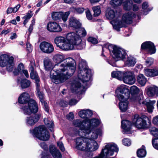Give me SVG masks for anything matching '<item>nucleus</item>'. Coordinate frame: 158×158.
I'll return each mask as SVG.
<instances>
[{"label": "nucleus", "mask_w": 158, "mask_h": 158, "mask_svg": "<svg viewBox=\"0 0 158 158\" xmlns=\"http://www.w3.org/2000/svg\"><path fill=\"white\" fill-rule=\"evenodd\" d=\"M33 14L32 12L30 11H29L26 15L24 16L25 18L29 19L32 16Z\"/></svg>", "instance_id": "nucleus-57"}, {"label": "nucleus", "mask_w": 158, "mask_h": 158, "mask_svg": "<svg viewBox=\"0 0 158 158\" xmlns=\"http://www.w3.org/2000/svg\"><path fill=\"white\" fill-rule=\"evenodd\" d=\"M67 40L66 38L63 36L56 37L54 40V42L58 47H59L61 44Z\"/></svg>", "instance_id": "nucleus-32"}, {"label": "nucleus", "mask_w": 158, "mask_h": 158, "mask_svg": "<svg viewBox=\"0 0 158 158\" xmlns=\"http://www.w3.org/2000/svg\"><path fill=\"white\" fill-rule=\"evenodd\" d=\"M139 89L135 86L134 85L131 87V92L134 94L132 95L131 99L132 101L139 104H145L143 97L142 95L139 96L136 94L139 92Z\"/></svg>", "instance_id": "nucleus-14"}, {"label": "nucleus", "mask_w": 158, "mask_h": 158, "mask_svg": "<svg viewBox=\"0 0 158 158\" xmlns=\"http://www.w3.org/2000/svg\"><path fill=\"white\" fill-rule=\"evenodd\" d=\"M148 118L145 115L140 117L138 114L134 115L132 123L133 125L139 129H145L148 127L147 121Z\"/></svg>", "instance_id": "nucleus-12"}, {"label": "nucleus", "mask_w": 158, "mask_h": 158, "mask_svg": "<svg viewBox=\"0 0 158 158\" xmlns=\"http://www.w3.org/2000/svg\"><path fill=\"white\" fill-rule=\"evenodd\" d=\"M69 26L73 29H78V31L81 33L82 37H85L86 35V32L84 28H81V24L80 22L74 17L70 18L69 21Z\"/></svg>", "instance_id": "nucleus-13"}, {"label": "nucleus", "mask_w": 158, "mask_h": 158, "mask_svg": "<svg viewBox=\"0 0 158 158\" xmlns=\"http://www.w3.org/2000/svg\"><path fill=\"white\" fill-rule=\"evenodd\" d=\"M43 104L44 109L47 112L49 111L47 103L44 101L42 103Z\"/></svg>", "instance_id": "nucleus-59"}, {"label": "nucleus", "mask_w": 158, "mask_h": 158, "mask_svg": "<svg viewBox=\"0 0 158 158\" xmlns=\"http://www.w3.org/2000/svg\"><path fill=\"white\" fill-rule=\"evenodd\" d=\"M105 48L108 49L110 52L112 51V56L115 61L123 60L125 58L126 52L124 49L121 48L112 44H105L102 47V52Z\"/></svg>", "instance_id": "nucleus-8"}, {"label": "nucleus", "mask_w": 158, "mask_h": 158, "mask_svg": "<svg viewBox=\"0 0 158 158\" xmlns=\"http://www.w3.org/2000/svg\"><path fill=\"white\" fill-rule=\"evenodd\" d=\"M123 82L127 84L132 85L135 81V78L133 73L128 71L124 73L123 79Z\"/></svg>", "instance_id": "nucleus-17"}, {"label": "nucleus", "mask_w": 158, "mask_h": 158, "mask_svg": "<svg viewBox=\"0 0 158 158\" xmlns=\"http://www.w3.org/2000/svg\"><path fill=\"white\" fill-rule=\"evenodd\" d=\"M40 146L44 150H46L48 149V148L45 142H41V143H40Z\"/></svg>", "instance_id": "nucleus-56"}, {"label": "nucleus", "mask_w": 158, "mask_h": 158, "mask_svg": "<svg viewBox=\"0 0 158 158\" xmlns=\"http://www.w3.org/2000/svg\"><path fill=\"white\" fill-rule=\"evenodd\" d=\"M74 114L72 112H70L69 114L67 116V118L69 120H72L74 118Z\"/></svg>", "instance_id": "nucleus-55"}, {"label": "nucleus", "mask_w": 158, "mask_h": 158, "mask_svg": "<svg viewBox=\"0 0 158 158\" xmlns=\"http://www.w3.org/2000/svg\"><path fill=\"white\" fill-rule=\"evenodd\" d=\"M35 67V61L33 60H31L29 65V69L31 72H33L34 71Z\"/></svg>", "instance_id": "nucleus-46"}, {"label": "nucleus", "mask_w": 158, "mask_h": 158, "mask_svg": "<svg viewBox=\"0 0 158 158\" xmlns=\"http://www.w3.org/2000/svg\"><path fill=\"white\" fill-rule=\"evenodd\" d=\"M30 75L31 78L32 79H35V81H38L39 79H40L37 73L34 71L33 72H31Z\"/></svg>", "instance_id": "nucleus-45"}, {"label": "nucleus", "mask_w": 158, "mask_h": 158, "mask_svg": "<svg viewBox=\"0 0 158 158\" xmlns=\"http://www.w3.org/2000/svg\"><path fill=\"white\" fill-rule=\"evenodd\" d=\"M30 132L33 136L40 140L47 141L50 138L49 132L43 126H40L35 128L33 130H31Z\"/></svg>", "instance_id": "nucleus-9"}, {"label": "nucleus", "mask_w": 158, "mask_h": 158, "mask_svg": "<svg viewBox=\"0 0 158 158\" xmlns=\"http://www.w3.org/2000/svg\"><path fill=\"white\" fill-rule=\"evenodd\" d=\"M139 9V6L136 4H134L132 6V10L134 11H136Z\"/></svg>", "instance_id": "nucleus-63"}, {"label": "nucleus", "mask_w": 158, "mask_h": 158, "mask_svg": "<svg viewBox=\"0 0 158 158\" xmlns=\"http://www.w3.org/2000/svg\"><path fill=\"white\" fill-rule=\"evenodd\" d=\"M81 33L77 31L76 32H70L66 35V40L68 42L72 44L74 48L78 50H81L85 48V44L82 43L81 37Z\"/></svg>", "instance_id": "nucleus-7"}, {"label": "nucleus", "mask_w": 158, "mask_h": 158, "mask_svg": "<svg viewBox=\"0 0 158 158\" xmlns=\"http://www.w3.org/2000/svg\"><path fill=\"white\" fill-rule=\"evenodd\" d=\"M121 127L124 130V133L130 131L131 128V126L132 123L127 120H124L122 121Z\"/></svg>", "instance_id": "nucleus-26"}, {"label": "nucleus", "mask_w": 158, "mask_h": 158, "mask_svg": "<svg viewBox=\"0 0 158 158\" xmlns=\"http://www.w3.org/2000/svg\"><path fill=\"white\" fill-rule=\"evenodd\" d=\"M24 66L22 63H20L18 66V72H21L24 69Z\"/></svg>", "instance_id": "nucleus-54"}, {"label": "nucleus", "mask_w": 158, "mask_h": 158, "mask_svg": "<svg viewBox=\"0 0 158 158\" xmlns=\"http://www.w3.org/2000/svg\"><path fill=\"white\" fill-rule=\"evenodd\" d=\"M153 147L158 150V138H155L152 141Z\"/></svg>", "instance_id": "nucleus-47"}, {"label": "nucleus", "mask_w": 158, "mask_h": 158, "mask_svg": "<svg viewBox=\"0 0 158 158\" xmlns=\"http://www.w3.org/2000/svg\"><path fill=\"white\" fill-rule=\"evenodd\" d=\"M94 12V16H98L101 13L100 7L99 6H94L92 7Z\"/></svg>", "instance_id": "nucleus-43"}, {"label": "nucleus", "mask_w": 158, "mask_h": 158, "mask_svg": "<svg viewBox=\"0 0 158 158\" xmlns=\"http://www.w3.org/2000/svg\"><path fill=\"white\" fill-rule=\"evenodd\" d=\"M44 122L45 125L49 128V129L51 131H52L54 125L53 122L51 120H48L47 118H44Z\"/></svg>", "instance_id": "nucleus-36"}, {"label": "nucleus", "mask_w": 158, "mask_h": 158, "mask_svg": "<svg viewBox=\"0 0 158 158\" xmlns=\"http://www.w3.org/2000/svg\"><path fill=\"white\" fill-rule=\"evenodd\" d=\"M144 72L146 76L148 77H153L158 75V69H145Z\"/></svg>", "instance_id": "nucleus-25"}, {"label": "nucleus", "mask_w": 158, "mask_h": 158, "mask_svg": "<svg viewBox=\"0 0 158 158\" xmlns=\"http://www.w3.org/2000/svg\"><path fill=\"white\" fill-rule=\"evenodd\" d=\"M106 16L108 19H114L113 20H119L117 12L109 8L107 9L106 10Z\"/></svg>", "instance_id": "nucleus-23"}, {"label": "nucleus", "mask_w": 158, "mask_h": 158, "mask_svg": "<svg viewBox=\"0 0 158 158\" xmlns=\"http://www.w3.org/2000/svg\"><path fill=\"white\" fill-rule=\"evenodd\" d=\"M26 45L27 49L29 52H31L32 50V47L31 44L29 42H27Z\"/></svg>", "instance_id": "nucleus-62"}, {"label": "nucleus", "mask_w": 158, "mask_h": 158, "mask_svg": "<svg viewBox=\"0 0 158 158\" xmlns=\"http://www.w3.org/2000/svg\"><path fill=\"white\" fill-rule=\"evenodd\" d=\"M73 123L75 126L80 127L83 133H88L89 131V129L87 127L86 118L83 120L80 119L74 120Z\"/></svg>", "instance_id": "nucleus-16"}, {"label": "nucleus", "mask_w": 158, "mask_h": 158, "mask_svg": "<svg viewBox=\"0 0 158 158\" xmlns=\"http://www.w3.org/2000/svg\"><path fill=\"white\" fill-rule=\"evenodd\" d=\"M20 84L22 88H26L29 87L31 84V82L29 80L26 79H24L21 80L20 82Z\"/></svg>", "instance_id": "nucleus-39"}, {"label": "nucleus", "mask_w": 158, "mask_h": 158, "mask_svg": "<svg viewBox=\"0 0 158 158\" xmlns=\"http://www.w3.org/2000/svg\"><path fill=\"white\" fill-rule=\"evenodd\" d=\"M49 150L50 153L54 158H61V154L55 146L50 145L49 147Z\"/></svg>", "instance_id": "nucleus-24"}, {"label": "nucleus", "mask_w": 158, "mask_h": 158, "mask_svg": "<svg viewBox=\"0 0 158 158\" xmlns=\"http://www.w3.org/2000/svg\"><path fill=\"white\" fill-rule=\"evenodd\" d=\"M88 40L89 42L94 44H97L98 42L97 39L92 37H89Z\"/></svg>", "instance_id": "nucleus-48"}, {"label": "nucleus", "mask_w": 158, "mask_h": 158, "mask_svg": "<svg viewBox=\"0 0 158 158\" xmlns=\"http://www.w3.org/2000/svg\"><path fill=\"white\" fill-rule=\"evenodd\" d=\"M151 134L155 138H158V129L155 127L151 128L150 129Z\"/></svg>", "instance_id": "nucleus-42"}, {"label": "nucleus", "mask_w": 158, "mask_h": 158, "mask_svg": "<svg viewBox=\"0 0 158 158\" xmlns=\"http://www.w3.org/2000/svg\"><path fill=\"white\" fill-rule=\"evenodd\" d=\"M155 101H151L147 103V109L148 112L151 113L152 112L153 110L154 109L153 104H155Z\"/></svg>", "instance_id": "nucleus-38"}, {"label": "nucleus", "mask_w": 158, "mask_h": 158, "mask_svg": "<svg viewBox=\"0 0 158 158\" xmlns=\"http://www.w3.org/2000/svg\"><path fill=\"white\" fill-rule=\"evenodd\" d=\"M42 158H50V157L47 153H43L42 154Z\"/></svg>", "instance_id": "nucleus-64"}, {"label": "nucleus", "mask_w": 158, "mask_h": 158, "mask_svg": "<svg viewBox=\"0 0 158 158\" xmlns=\"http://www.w3.org/2000/svg\"><path fill=\"white\" fill-rule=\"evenodd\" d=\"M47 28L49 31L51 32H59L62 31V28L59 24L54 22L49 23Z\"/></svg>", "instance_id": "nucleus-20"}, {"label": "nucleus", "mask_w": 158, "mask_h": 158, "mask_svg": "<svg viewBox=\"0 0 158 158\" xmlns=\"http://www.w3.org/2000/svg\"><path fill=\"white\" fill-rule=\"evenodd\" d=\"M153 62V59L152 58H148L146 61V64L148 66L151 65Z\"/></svg>", "instance_id": "nucleus-49"}, {"label": "nucleus", "mask_w": 158, "mask_h": 158, "mask_svg": "<svg viewBox=\"0 0 158 158\" xmlns=\"http://www.w3.org/2000/svg\"><path fill=\"white\" fill-rule=\"evenodd\" d=\"M158 92V87H152L149 88L147 90V93L149 96L152 97L155 94H157Z\"/></svg>", "instance_id": "nucleus-31"}, {"label": "nucleus", "mask_w": 158, "mask_h": 158, "mask_svg": "<svg viewBox=\"0 0 158 158\" xmlns=\"http://www.w3.org/2000/svg\"><path fill=\"white\" fill-rule=\"evenodd\" d=\"M134 13L129 12L124 14L123 16L122 20H112L110 22L114 28L117 31H119L120 28L125 27L126 24H131L132 22V19L135 17Z\"/></svg>", "instance_id": "nucleus-6"}, {"label": "nucleus", "mask_w": 158, "mask_h": 158, "mask_svg": "<svg viewBox=\"0 0 158 158\" xmlns=\"http://www.w3.org/2000/svg\"><path fill=\"white\" fill-rule=\"evenodd\" d=\"M29 94L25 92L20 95L18 99L19 102L21 104H25L28 102L27 105H23L21 108L26 115L36 113L38 111V106L35 101L32 99L29 100Z\"/></svg>", "instance_id": "nucleus-3"}, {"label": "nucleus", "mask_w": 158, "mask_h": 158, "mask_svg": "<svg viewBox=\"0 0 158 158\" xmlns=\"http://www.w3.org/2000/svg\"><path fill=\"white\" fill-rule=\"evenodd\" d=\"M123 2V0H112L110 2V4L113 7H115L120 5Z\"/></svg>", "instance_id": "nucleus-41"}, {"label": "nucleus", "mask_w": 158, "mask_h": 158, "mask_svg": "<svg viewBox=\"0 0 158 158\" xmlns=\"http://www.w3.org/2000/svg\"><path fill=\"white\" fill-rule=\"evenodd\" d=\"M138 82L141 86H144L147 82V79L143 74H139L137 77Z\"/></svg>", "instance_id": "nucleus-30"}, {"label": "nucleus", "mask_w": 158, "mask_h": 158, "mask_svg": "<svg viewBox=\"0 0 158 158\" xmlns=\"http://www.w3.org/2000/svg\"><path fill=\"white\" fill-rule=\"evenodd\" d=\"M129 89L126 86L121 85L118 86L116 90L115 93L117 98L120 101L119 108L122 112H125L127 109V98H126L123 94H128Z\"/></svg>", "instance_id": "nucleus-5"}, {"label": "nucleus", "mask_w": 158, "mask_h": 158, "mask_svg": "<svg viewBox=\"0 0 158 158\" xmlns=\"http://www.w3.org/2000/svg\"><path fill=\"white\" fill-rule=\"evenodd\" d=\"M93 129H90V132L88 133H84V135L87 136V135H89L87 136V137H86V139H96L98 137V135H101L102 134V131L100 129H97L94 131L91 132V131Z\"/></svg>", "instance_id": "nucleus-21"}, {"label": "nucleus", "mask_w": 158, "mask_h": 158, "mask_svg": "<svg viewBox=\"0 0 158 158\" xmlns=\"http://www.w3.org/2000/svg\"><path fill=\"white\" fill-rule=\"evenodd\" d=\"M100 123V121L98 119H92L90 120L89 119L86 118V125L88 129H89V132H90V129H93L95 127L98 126Z\"/></svg>", "instance_id": "nucleus-22"}, {"label": "nucleus", "mask_w": 158, "mask_h": 158, "mask_svg": "<svg viewBox=\"0 0 158 158\" xmlns=\"http://www.w3.org/2000/svg\"><path fill=\"white\" fill-rule=\"evenodd\" d=\"M61 12H54L52 13V17L54 20H57L61 19Z\"/></svg>", "instance_id": "nucleus-40"}, {"label": "nucleus", "mask_w": 158, "mask_h": 158, "mask_svg": "<svg viewBox=\"0 0 158 158\" xmlns=\"http://www.w3.org/2000/svg\"><path fill=\"white\" fill-rule=\"evenodd\" d=\"M40 117V114L27 117L26 118V123L28 125H33L38 121Z\"/></svg>", "instance_id": "nucleus-19"}, {"label": "nucleus", "mask_w": 158, "mask_h": 158, "mask_svg": "<svg viewBox=\"0 0 158 158\" xmlns=\"http://www.w3.org/2000/svg\"><path fill=\"white\" fill-rule=\"evenodd\" d=\"M76 148L77 149L85 151H94L98 148L97 143L94 140L79 137L76 139Z\"/></svg>", "instance_id": "nucleus-4"}, {"label": "nucleus", "mask_w": 158, "mask_h": 158, "mask_svg": "<svg viewBox=\"0 0 158 158\" xmlns=\"http://www.w3.org/2000/svg\"><path fill=\"white\" fill-rule=\"evenodd\" d=\"M57 146L62 151H64L65 150L64 145L61 142H59L57 143Z\"/></svg>", "instance_id": "nucleus-52"}, {"label": "nucleus", "mask_w": 158, "mask_h": 158, "mask_svg": "<svg viewBox=\"0 0 158 158\" xmlns=\"http://www.w3.org/2000/svg\"><path fill=\"white\" fill-rule=\"evenodd\" d=\"M86 16L87 18L89 20H91L92 19V16L91 14L90 11L88 10L85 12Z\"/></svg>", "instance_id": "nucleus-53"}, {"label": "nucleus", "mask_w": 158, "mask_h": 158, "mask_svg": "<svg viewBox=\"0 0 158 158\" xmlns=\"http://www.w3.org/2000/svg\"><path fill=\"white\" fill-rule=\"evenodd\" d=\"M52 60L56 63L50 72V77L53 82L56 84L62 83L73 75L76 67L72 59H66L63 54H58L53 56Z\"/></svg>", "instance_id": "nucleus-1"}, {"label": "nucleus", "mask_w": 158, "mask_h": 158, "mask_svg": "<svg viewBox=\"0 0 158 158\" xmlns=\"http://www.w3.org/2000/svg\"><path fill=\"white\" fill-rule=\"evenodd\" d=\"M135 59L133 57L130 56L127 58L125 62V64L128 66H134L136 63Z\"/></svg>", "instance_id": "nucleus-33"}, {"label": "nucleus", "mask_w": 158, "mask_h": 158, "mask_svg": "<svg viewBox=\"0 0 158 158\" xmlns=\"http://www.w3.org/2000/svg\"><path fill=\"white\" fill-rule=\"evenodd\" d=\"M39 47L40 50L45 53L51 54L54 51V48L53 44L46 41L41 42Z\"/></svg>", "instance_id": "nucleus-15"}, {"label": "nucleus", "mask_w": 158, "mask_h": 158, "mask_svg": "<svg viewBox=\"0 0 158 158\" xmlns=\"http://www.w3.org/2000/svg\"><path fill=\"white\" fill-rule=\"evenodd\" d=\"M141 48L142 49L146 50L151 54L155 53L156 52L154 44L151 42H146L143 43Z\"/></svg>", "instance_id": "nucleus-18"}, {"label": "nucleus", "mask_w": 158, "mask_h": 158, "mask_svg": "<svg viewBox=\"0 0 158 158\" xmlns=\"http://www.w3.org/2000/svg\"><path fill=\"white\" fill-rule=\"evenodd\" d=\"M79 67L78 77L73 78L71 83V90L76 93H79L82 89V85L80 81H82L83 84L85 83L90 80L91 77V70L87 69L85 62L84 66H83L82 63H81L79 64ZM85 86L82 85L84 88H85Z\"/></svg>", "instance_id": "nucleus-2"}, {"label": "nucleus", "mask_w": 158, "mask_h": 158, "mask_svg": "<svg viewBox=\"0 0 158 158\" xmlns=\"http://www.w3.org/2000/svg\"><path fill=\"white\" fill-rule=\"evenodd\" d=\"M75 10L77 13L81 14L84 12V9L83 8L78 7L75 9Z\"/></svg>", "instance_id": "nucleus-58"}, {"label": "nucleus", "mask_w": 158, "mask_h": 158, "mask_svg": "<svg viewBox=\"0 0 158 158\" xmlns=\"http://www.w3.org/2000/svg\"><path fill=\"white\" fill-rule=\"evenodd\" d=\"M124 73L121 71H114L112 73V76L117 79L121 80L123 79Z\"/></svg>", "instance_id": "nucleus-35"}, {"label": "nucleus", "mask_w": 158, "mask_h": 158, "mask_svg": "<svg viewBox=\"0 0 158 158\" xmlns=\"http://www.w3.org/2000/svg\"><path fill=\"white\" fill-rule=\"evenodd\" d=\"M123 142L124 145L127 146H129L131 144V140L125 138L123 139Z\"/></svg>", "instance_id": "nucleus-50"}, {"label": "nucleus", "mask_w": 158, "mask_h": 158, "mask_svg": "<svg viewBox=\"0 0 158 158\" xmlns=\"http://www.w3.org/2000/svg\"><path fill=\"white\" fill-rule=\"evenodd\" d=\"M144 146H142V148L139 149L137 151V156L139 158L143 157L146 156V151L144 149Z\"/></svg>", "instance_id": "nucleus-37"}, {"label": "nucleus", "mask_w": 158, "mask_h": 158, "mask_svg": "<svg viewBox=\"0 0 158 158\" xmlns=\"http://www.w3.org/2000/svg\"><path fill=\"white\" fill-rule=\"evenodd\" d=\"M78 101L75 99H72L69 102V104L70 105H75L77 102Z\"/></svg>", "instance_id": "nucleus-61"}, {"label": "nucleus", "mask_w": 158, "mask_h": 158, "mask_svg": "<svg viewBox=\"0 0 158 158\" xmlns=\"http://www.w3.org/2000/svg\"><path fill=\"white\" fill-rule=\"evenodd\" d=\"M37 93L38 96L41 102L42 103H43V102L44 101V94L42 93H41L40 91H39L38 89L37 90Z\"/></svg>", "instance_id": "nucleus-51"}, {"label": "nucleus", "mask_w": 158, "mask_h": 158, "mask_svg": "<svg viewBox=\"0 0 158 158\" xmlns=\"http://www.w3.org/2000/svg\"><path fill=\"white\" fill-rule=\"evenodd\" d=\"M60 49L64 50H69L75 49L72 44L69 42L67 41V40L63 43L59 47Z\"/></svg>", "instance_id": "nucleus-27"}, {"label": "nucleus", "mask_w": 158, "mask_h": 158, "mask_svg": "<svg viewBox=\"0 0 158 158\" xmlns=\"http://www.w3.org/2000/svg\"><path fill=\"white\" fill-rule=\"evenodd\" d=\"M14 57L8 54H3L0 56V66L2 67L6 66L7 70L11 72L15 65Z\"/></svg>", "instance_id": "nucleus-10"}, {"label": "nucleus", "mask_w": 158, "mask_h": 158, "mask_svg": "<svg viewBox=\"0 0 158 158\" xmlns=\"http://www.w3.org/2000/svg\"><path fill=\"white\" fill-rule=\"evenodd\" d=\"M70 14L69 11H67L64 13L61 12V14L62 15L61 16V19H62L64 22L66 21L67 20L68 16Z\"/></svg>", "instance_id": "nucleus-44"}, {"label": "nucleus", "mask_w": 158, "mask_h": 158, "mask_svg": "<svg viewBox=\"0 0 158 158\" xmlns=\"http://www.w3.org/2000/svg\"><path fill=\"white\" fill-rule=\"evenodd\" d=\"M152 122L154 124L158 125V115L153 118Z\"/></svg>", "instance_id": "nucleus-60"}, {"label": "nucleus", "mask_w": 158, "mask_h": 158, "mask_svg": "<svg viewBox=\"0 0 158 158\" xmlns=\"http://www.w3.org/2000/svg\"><path fill=\"white\" fill-rule=\"evenodd\" d=\"M124 9L126 10H129L132 8V3L131 0H123Z\"/></svg>", "instance_id": "nucleus-34"}, {"label": "nucleus", "mask_w": 158, "mask_h": 158, "mask_svg": "<svg viewBox=\"0 0 158 158\" xmlns=\"http://www.w3.org/2000/svg\"><path fill=\"white\" fill-rule=\"evenodd\" d=\"M118 150L117 145L113 143L106 145L103 149L100 154L98 156L93 158H102L103 156H109L113 155L114 152H118Z\"/></svg>", "instance_id": "nucleus-11"}, {"label": "nucleus", "mask_w": 158, "mask_h": 158, "mask_svg": "<svg viewBox=\"0 0 158 158\" xmlns=\"http://www.w3.org/2000/svg\"><path fill=\"white\" fill-rule=\"evenodd\" d=\"M92 114V111L89 110H83L79 112V115L81 118H84L90 116Z\"/></svg>", "instance_id": "nucleus-28"}, {"label": "nucleus", "mask_w": 158, "mask_h": 158, "mask_svg": "<svg viewBox=\"0 0 158 158\" xmlns=\"http://www.w3.org/2000/svg\"><path fill=\"white\" fill-rule=\"evenodd\" d=\"M44 67L46 70H50L53 68V65L51 60L48 58H46L44 60Z\"/></svg>", "instance_id": "nucleus-29"}]
</instances>
